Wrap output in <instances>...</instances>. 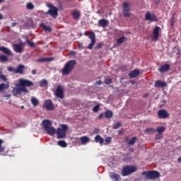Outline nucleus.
<instances>
[{
    "instance_id": "f257e3e1",
    "label": "nucleus",
    "mask_w": 181,
    "mask_h": 181,
    "mask_svg": "<svg viewBox=\"0 0 181 181\" xmlns=\"http://www.w3.org/2000/svg\"><path fill=\"white\" fill-rule=\"evenodd\" d=\"M77 64V61L75 59H71L68 61L62 69V76H69L71 73L72 70H74V67Z\"/></svg>"
},
{
    "instance_id": "f03ea898",
    "label": "nucleus",
    "mask_w": 181,
    "mask_h": 181,
    "mask_svg": "<svg viewBox=\"0 0 181 181\" xmlns=\"http://www.w3.org/2000/svg\"><path fill=\"white\" fill-rule=\"evenodd\" d=\"M47 7L49 9L47 12H42V15H50V16L56 18L59 16V9L52 4H48Z\"/></svg>"
},
{
    "instance_id": "7ed1b4c3",
    "label": "nucleus",
    "mask_w": 181,
    "mask_h": 181,
    "mask_svg": "<svg viewBox=\"0 0 181 181\" xmlns=\"http://www.w3.org/2000/svg\"><path fill=\"white\" fill-rule=\"evenodd\" d=\"M67 129H69V127L66 124H62L61 128H57L56 131L57 139H62L63 138H65Z\"/></svg>"
},
{
    "instance_id": "20e7f679",
    "label": "nucleus",
    "mask_w": 181,
    "mask_h": 181,
    "mask_svg": "<svg viewBox=\"0 0 181 181\" xmlns=\"http://www.w3.org/2000/svg\"><path fill=\"white\" fill-rule=\"evenodd\" d=\"M144 176H146V179H148L149 180H152L153 179H158L159 176H160V173L158 171H144L143 173Z\"/></svg>"
},
{
    "instance_id": "39448f33",
    "label": "nucleus",
    "mask_w": 181,
    "mask_h": 181,
    "mask_svg": "<svg viewBox=\"0 0 181 181\" xmlns=\"http://www.w3.org/2000/svg\"><path fill=\"white\" fill-rule=\"evenodd\" d=\"M136 172V168L132 165H125L122 170V175L128 176Z\"/></svg>"
},
{
    "instance_id": "423d86ee",
    "label": "nucleus",
    "mask_w": 181,
    "mask_h": 181,
    "mask_svg": "<svg viewBox=\"0 0 181 181\" xmlns=\"http://www.w3.org/2000/svg\"><path fill=\"white\" fill-rule=\"evenodd\" d=\"M13 95L16 96L19 95V94H21V93H25V94H28L29 93V90L26 88H22V86H19V85H17L16 88H13L12 90Z\"/></svg>"
},
{
    "instance_id": "0eeeda50",
    "label": "nucleus",
    "mask_w": 181,
    "mask_h": 181,
    "mask_svg": "<svg viewBox=\"0 0 181 181\" xmlns=\"http://www.w3.org/2000/svg\"><path fill=\"white\" fill-rule=\"evenodd\" d=\"M123 15L124 18H129L131 16V7L127 1L122 4Z\"/></svg>"
},
{
    "instance_id": "6e6552de",
    "label": "nucleus",
    "mask_w": 181,
    "mask_h": 181,
    "mask_svg": "<svg viewBox=\"0 0 181 181\" xmlns=\"http://www.w3.org/2000/svg\"><path fill=\"white\" fill-rule=\"evenodd\" d=\"M18 86L19 87H21V88H26V87H32V86H33V82L25 78H20L18 81Z\"/></svg>"
},
{
    "instance_id": "1a4fd4ad",
    "label": "nucleus",
    "mask_w": 181,
    "mask_h": 181,
    "mask_svg": "<svg viewBox=\"0 0 181 181\" xmlns=\"http://www.w3.org/2000/svg\"><path fill=\"white\" fill-rule=\"evenodd\" d=\"M55 97H57V98H60L61 100H63V98H64V90L63 89V86H58L57 87L55 91Z\"/></svg>"
},
{
    "instance_id": "9d476101",
    "label": "nucleus",
    "mask_w": 181,
    "mask_h": 181,
    "mask_svg": "<svg viewBox=\"0 0 181 181\" xmlns=\"http://www.w3.org/2000/svg\"><path fill=\"white\" fill-rule=\"evenodd\" d=\"M146 21H149V22H158V17L155 13H151V11H147L145 15Z\"/></svg>"
},
{
    "instance_id": "9b49d317",
    "label": "nucleus",
    "mask_w": 181,
    "mask_h": 181,
    "mask_svg": "<svg viewBox=\"0 0 181 181\" xmlns=\"http://www.w3.org/2000/svg\"><path fill=\"white\" fill-rule=\"evenodd\" d=\"M88 37L90 39L91 42L88 45V49H89V50H93V47H94V45H95V33L91 32Z\"/></svg>"
},
{
    "instance_id": "f8f14e48",
    "label": "nucleus",
    "mask_w": 181,
    "mask_h": 181,
    "mask_svg": "<svg viewBox=\"0 0 181 181\" xmlns=\"http://www.w3.org/2000/svg\"><path fill=\"white\" fill-rule=\"evenodd\" d=\"M43 107L47 111H53V110H54V105L53 104V102H52L50 100H46L44 103Z\"/></svg>"
},
{
    "instance_id": "ddd939ff",
    "label": "nucleus",
    "mask_w": 181,
    "mask_h": 181,
    "mask_svg": "<svg viewBox=\"0 0 181 181\" xmlns=\"http://www.w3.org/2000/svg\"><path fill=\"white\" fill-rule=\"evenodd\" d=\"M158 117L160 119H166V118H169V112L166 110H160L158 112Z\"/></svg>"
},
{
    "instance_id": "4468645a",
    "label": "nucleus",
    "mask_w": 181,
    "mask_h": 181,
    "mask_svg": "<svg viewBox=\"0 0 181 181\" xmlns=\"http://www.w3.org/2000/svg\"><path fill=\"white\" fill-rule=\"evenodd\" d=\"M160 31V27L159 26H156L153 29V35L151 37L152 40L153 42H156L158 39L159 38V32Z\"/></svg>"
},
{
    "instance_id": "2eb2a0df",
    "label": "nucleus",
    "mask_w": 181,
    "mask_h": 181,
    "mask_svg": "<svg viewBox=\"0 0 181 181\" xmlns=\"http://www.w3.org/2000/svg\"><path fill=\"white\" fill-rule=\"evenodd\" d=\"M169 70H170V64H164L163 65L160 66L158 69V71L161 73V74H163V73H168Z\"/></svg>"
},
{
    "instance_id": "dca6fc26",
    "label": "nucleus",
    "mask_w": 181,
    "mask_h": 181,
    "mask_svg": "<svg viewBox=\"0 0 181 181\" xmlns=\"http://www.w3.org/2000/svg\"><path fill=\"white\" fill-rule=\"evenodd\" d=\"M154 87H156V88H163V87H166V82L161 80H157L155 82Z\"/></svg>"
},
{
    "instance_id": "f3484780",
    "label": "nucleus",
    "mask_w": 181,
    "mask_h": 181,
    "mask_svg": "<svg viewBox=\"0 0 181 181\" xmlns=\"http://www.w3.org/2000/svg\"><path fill=\"white\" fill-rule=\"evenodd\" d=\"M13 49L16 53H22V52H23V47L22 46V44L13 45Z\"/></svg>"
},
{
    "instance_id": "a211bd4d",
    "label": "nucleus",
    "mask_w": 181,
    "mask_h": 181,
    "mask_svg": "<svg viewBox=\"0 0 181 181\" xmlns=\"http://www.w3.org/2000/svg\"><path fill=\"white\" fill-rule=\"evenodd\" d=\"M24 69H25V65L18 64L17 68L14 71V74H23Z\"/></svg>"
},
{
    "instance_id": "6ab92c4d",
    "label": "nucleus",
    "mask_w": 181,
    "mask_h": 181,
    "mask_svg": "<svg viewBox=\"0 0 181 181\" xmlns=\"http://www.w3.org/2000/svg\"><path fill=\"white\" fill-rule=\"evenodd\" d=\"M108 23H110V21L108 20H105L104 18L100 19L98 21V26L100 28H107L108 26Z\"/></svg>"
},
{
    "instance_id": "aec40b11",
    "label": "nucleus",
    "mask_w": 181,
    "mask_h": 181,
    "mask_svg": "<svg viewBox=\"0 0 181 181\" xmlns=\"http://www.w3.org/2000/svg\"><path fill=\"white\" fill-rule=\"evenodd\" d=\"M42 124L45 131L52 127V122H50L49 119H44Z\"/></svg>"
},
{
    "instance_id": "412c9836",
    "label": "nucleus",
    "mask_w": 181,
    "mask_h": 181,
    "mask_svg": "<svg viewBox=\"0 0 181 181\" xmlns=\"http://www.w3.org/2000/svg\"><path fill=\"white\" fill-rule=\"evenodd\" d=\"M0 52H2L6 56H12V52L6 47H0Z\"/></svg>"
},
{
    "instance_id": "4be33fe9",
    "label": "nucleus",
    "mask_w": 181,
    "mask_h": 181,
    "mask_svg": "<svg viewBox=\"0 0 181 181\" xmlns=\"http://www.w3.org/2000/svg\"><path fill=\"white\" fill-rule=\"evenodd\" d=\"M71 16L74 21H78V19H80V16H81V14L78 11H74L71 12Z\"/></svg>"
},
{
    "instance_id": "5701e85b",
    "label": "nucleus",
    "mask_w": 181,
    "mask_h": 181,
    "mask_svg": "<svg viewBox=\"0 0 181 181\" xmlns=\"http://www.w3.org/2000/svg\"><path fill=\"white\" fill-rule=\"evenodd\" d=\"M139 69H134L129 74L130 78H135V77L139 76Z\"/></svg>"
},
{
    "instance_id": "b1692460",
    "label": "nucleus",
    "mask_w": 181,
    "mask_h": 181,
    "mask_svg": "<svg viewBox=\"0 0 181 181\" xmlns=\"http://www.w3.org/2000/svg\"><path fill=\"white\" fill-rule=\"evenodd\" d=\"M54 60V58L53 57H49V58H46V57H42L37 59V63H45L46 62H53Z\"/></svg>"
},
{
    "instance_id": "393cba45",
    "label": "nucleus",
    "mask_w": 181,
    "mask_h": 181,
    "mask_svg": "<svg viewBox=\"0 0 181 181\" xmlns=\"http://www.w3.org/2000/svg\"><path fill=\"white\" fill-rule=\"evenodd\" d=\"M110 177L113 181H119V179H121V177L119 176V175H118L115 173H110Z\"/></svg>"
},
{
    "instance_id": "a878e982",
    "label": "nucleus",
    "mask_w": 181,
    "mask_h": 181,
    "mask_svg": "<svg viewBox=\"0 0 181 181\" xmlns=\"http://www.w3.org/2000/svg\"><path fill=\"white\" fill-rule=\"evenodd\" d=\"M45 131L48 135H51L52 136L56 134V129H54L53 127H48V129H47Z\"/></svg>"
},
{
    "instance_id": "bb28decb",
    "label": "nucleus",
    "mask_w": 181,
    "mask_h": 181,
    "mask_svg": "<svg viewBox=\"0 0 181 181\" xmlns=\"http://www.w3.org/2000/svg\"><path fill=\"white\" fill-rule=\"evenodd\" d=\"M9 88V83H0V93H3L5 90H8Z\"/></svg>"
},
{
    "instance_id": "cd10ccee",
    "label": "nucleus",
    "mask_w": 181,
    "mask_h": 181,
    "mask_svg": "<svg viewBox=\"0 0 181 181\" xmlns=\"http://www.w3.org/2000/svg\"><path fill=\"white\" fill-rule=\"evenodd\" d=\"M144 132L147 135H153V134H155V132H156V130H155V129H153V127H150V128L146 129L144 130Z\"/></svg>"
},
{
    "instance_id": "c85d7f7f",
    "label": "nucleus",
    "mask_w": 181,
    "mask_h": 181,
    "mask_svg": "<svg viewBox=\"0 0 181 181\" xmlns=\"http://www.w3.org/2000/svg\"><path fill=\"white\" fill-rule=\"evenodd\" d=\"M80 141L82 145H85V144H88V142H90V138H88L87 136H83L80 138Z\"/></svg>"
},
{
    "instance_id": "c756f323",
    "label": "nucleus",
    "mask_w": 181,
    "mask_h": 181,
    "mask_svg": "<svg viewBox=\"0 0 181 181\" xmlns=\"http://www.w3.org/2000/svg\"><path fill=\"white\" fill-rule=\"evenodd\" d=\"M95 141L96 144H100L101 145L104 144V139H103V137H101V136L100 135H97L96 136H95Z\"/></svg>"
},
{
    "instance_id": "7c9ffc66",
    "label": "nucleus",
    "mask_w": 181,
    "mask_h": 181,
    "mask_svg": "<svg viewBox=\"0 0 181 181\" xmlns=\"http://www.w3.org/2000/svg\"><path fill=\"white\" fill-rule=\"evenodd\" d=\"M40 28H42L45 32H52V28L49 25H46L44 23L40 24Z\"/></svg>"
},
{
    "instance_id": "2f4dec72",
    "label": "nucleus",
    "mask_w": 181,
    "mask_h": 181,
    "mask_svg": "<svg viewBox=\"0 0 181 181\" xmlns=\"http://www.w3.org/2000/svg\"><path fill=\"white\" fill-rule=\"evenodd\" d=\"M112 115H114V113H112V111L111 110H106L105 112V118H112Z\"/></svg>"
},
{
    "instance_id": "473e14b6",
    "label": "nucleus",
    "mask_w": 181,
    "mask_h": 181,
    "mask_svg": "<svg viewBox=\"0 0 181 181\" xmlns=\"http://www.w3.org/2000/svg\"><path fill=\"white\" fill-rule=\"evenodd\" d=\"M157 132H158V134H163V132H165V131H166V127L161 126V127H158L156 129Z\"/></svg>"
},
{
    "instance_id": "72a5a7b5",
    "label": "nucleus",
    "mask_w": 181,
    "mask_h": 181,
    "mask_svg": "<svg viewBox=\"0 0 181 181\" xmlns=\"http://www.w3.org/2000/svg\"><path fill=\"white\" fill-rule=\"evenodd\" d=\"M59 146H61V148H66L67 146V143L63 140H60L58 141Z\"/></svg>"
},
{
    "instance_id": "f704fd0d",
    "label": "nucleus",
    "mask_w": 181,
    "mask_h": 181,
    "mask_svg": "<svg viewBox=\"0 0 181 181\" xmlns=\"http://www.w3.org/2000/svg\"><path fill=\"white\" fill-rule=\"evenodd\" d=\"M26 8L28 11H33V9L35 8V6L33 5V4L30 2L26 4Z\"/></svg>"
},
{
    "instance_id": "c9c22d12",
    "label": "nucleus",
    "mask_w": 181,
    "mask_h": 181,
    "mask_svg": "<svg viewBox=\"0 0 181 181\" xmlns=\"http://www.w3.org/2000/svg\"><path fill=\"white\" fill-rule=\"evenodd\" d=\"M0 80L1 81H7L8 78H6V76L4 75V72L0 71Z\"/></svg>"
},
{
    "instance_id": "e433bc0d",
    "label": "nucleus",
    "mask_w": 181,
    "mask_h": 181,
    "mask_svg": "<svg viewBox=\"0 0 181 181\" xmlns=\"http://www.w3.org/2000/svg\"><path fill=\"white\" fill-rule=\"evenodd\" d=\"M127 40V37L125 36L121 37L117 40V45H121L122 43H124Z\"/></svg>"
},
{
    "instance_id": "4c0bfd02",
    "label": "nucleus",
    "mask_w": 181,
    "mask_h": 181,
    "mask_svg": "<svg viewBox=\"0 0 181 181\" xmlns=\"http://www.w3.org/2000/svg\"><path fill=\"white\" fill-rule=\"evenodd\" d=\"M31 103H32L33 105L36 107V105H37L39 104V100H37V99H36L35 98L33 97V98H31Z\"/></svg>"
},
{
    "instance_id": "58836bf2",
    "label": "nucleus",
    "mask_w": 181,
    "mask_h": 181,
    "mask_svg": "<svg viewBox=\"0 0 181 181\" xmlns=\"http://www.w3.org/2000/svg\"><path fill=\"white\" fill-rule=\"evenodd\" d=\"M0 62H1L2 63H6V62H8V57H6V55L0 56Z\"/></svg>"
},
{
    "instance_id": "ea45409f",
    "label": "nucleus",
    "mask_w": 181,
    "mask_h": 181,
    "mask_svg": "<svg viewBox=\"0 0 181 181\" xmlns=\"http://www.w3.org/2000/svg\"><path fill=\"white\" fill-rule=\"evenodd\" d=\"M40 87H47V81L46 79H43L40 83Z\"/></svg>"
},
{
    "instance_id": "a19ab883",
    "label": "nucleus",
    "mask_w": 181,
    "mask_h": 181,
    "mask_svg": "<svg viewBox=\"0 0 181 181\" xmlns=\"http://www.w3.org/2000/svg\"><path fill=\"white\" fill-rule=\"evenodd\" d=\"M136 139L138 138L136 137H132L130 141H129L128 144L129 145H135V142H136Z\"/></svg>"
},
{
    "instance_id": "79ce46f5",
    "label": "nucleus",
    "mask_w": 181,
    "mask_h": 181,
    "mask_svg": "<svg viewBox=\"0 0 181 181\" xmlns=\"http://www.w3.org/2000/svg\"><path fill=\"white\" fill-rule=\"evenodd\" d=\"M105 84H107V86H110V84H112V79L111 78H105Z\"/></svg>"
},
{
    "instance_id": "37998d69",
    "label": "nucleus",
    "mask_w": 181,
    "mask_h": 181,
    "mask_svg": "<svg viewBox=\"0 0 181 181\" xmlns=\"http://www.w3.org/2000/svg\"><path fill=\"white\" fill-rule=\"evenodd\" d=\"M26 43L30 46V47H35V42L29 40V39H26Z\"/></svg>"
},
{
    "instance_id": "c03bdc74",
    "label": "nucleus",
    "mask_w": 181,
    "mask_h": 181,
    "mask_svg": "<svg viewBox=\"0 0 181 181\" xmlns=\"http://www.w3.org/2000/svg\"><path fill=\"white\" fill-rule=\"evenodd\" d=\"M2 144H4V141L0 139V153L5 152V147L2 146Z\"/></svg>"
},
{
    "instance_id": "a18cd8bd",
    "label": "nucleus",
    "mask_w": 181,
    "mask_h": 181,
    "mask_svg": "<svg viewBox=\"0 0 181 181\" xmlns=\"http://www.w3.org/2000/svg\"><path fill=\"white\" fill-rule=\"evenodd\" d=\"M98 110H100V105H96L93 107V112H98Z\"/></svg>"
},
{
    "instance_id": "49530a36",
    "label": "nucleus",
    "mask_w": 181,
    "mask_h": 181,
    "mask_svg": "<svg viewBox=\"0 0 181 181\" xmlns=\"http://www.w3.org/2000/svg\"><path fill=\"white\" fill-rule=\"evenodd\" d=\"M112 139V138L110 137V136H107L105 141L107 142L105 144V145H108V144H111V140Z\"/></svg>"
},
{
    "instance_id": "de8ad7c7",
    "label": "nucleus",
    "mask_w": 181,
    "mask_h": 181,
    "mask_svg": "<svg viewBox=\"0 0 181 181\" xmlns=\"http://www.w3.org/2000/svg\"><path fill=\"white\" fill-rule=\"evenodd\" d=\"M103 47L102 42H99L98 45H95V50H98V49H101Z\"/></svg>"
},
{
    "instance_id": "09e8293b",
    "label": "nucleus",
    "mask_w": 181,
    "mask_h": 181,
    "mask_svg": "<svg viewBox=\"0 0 181 181\" xmlns=\"http://www.w3.org/2000/svg\"><path fill=\"white\" fill-rule=\"evenodd\" d=\"M119 127H121V123L117 122V123H116V124L113 126V129H118V128H119Z\"/></svg>"
},
{
    "instance_id": "8fccbe9b",
    "label": "nucleus",
    "mask_w": 181,
    "mask_h": 181,
    "mask_svg": "<svg viewBox=\"0 0 181 181\" xmlns=\"http://www.w3.org/2000/svg\"><path fill=\"white\" fill-rule=\"evenodd\" d=\"M8 71H13L15 74V68L12 67V66H8L7 69Z\"/></svg>"
},
{
    "instance_id": "3c124183",
    "label": "nucleus",
    "mask_w": 181,
    "mask_h": 181,
    "mask_svg": "<svg viewBox=\"0 0 181 181\" xmlns=\"http://www.w3.org/2000/svg\"><path fill=\"white\" fill-rule=\"evenodd\" d=\"M42 12H45V11H42L40 12L41 17L43 18L44 19H45V18H47V16H48L49 14H42Z\"/></svg>"
},
{
    "instance_id": "603ef678",
    "label": "nucleus",
    "mask_w": 181,
    "mask_h": 181,
    "mask_svg": "<svg viewBox=\"0 0 181 181\" xmlns=\"http://www.w3.org/2000/svg\"><path fill=\"white\" fill-rule=\"evenodd\" d=\"M105 117V113H100L98 116L99 119H103V118Z\"/></svg>"
},
{
    "instance_id": "864d4df0",
    "label": "nucleus",
    "mask_w": 181,
    "mask_h": 181,
    "mask_svg": "<svg viewBox=\"0 0 181 181\" xmlns=\"http://www.w3.org/2000/svg\"><path fill=\"white\" fill-rule=\"evenodd\" d=\"M160 138H162V134L158 133L156 135V139H160Z\"/></svg>"
},
{
    "instance_id": "5fc2aeb1",
    "label": "nucleus",
    "mask_w": 181,
    "mask_h": 181,
    "mask_svg": "<svg viewBox=\"0 0 181 181\" xmlns=\"http://www.w3.org/2000/svg\"><path fill=\"white\" fill-rule=\"evenodd\" d=\"M101 84H103L101 81H98L95 82V86H101Z\"/></svg>"
},
{
    "instance_id": "6e6d98bb",
    "label": "nucleus",
    "mask_w": 181,
    "mask_h": 181,
    "mask_svg": "<svg viewBox=\"0 0 181 181\" xmlns=\"http://www.w3.org/2000/svg\"><path fill=\"white\" fill-rule=\"evenodd\" d=\"M69 54H70L71 56H76V52L75 51H71L70 53H69Z\"/></svg>"
},
{
    "instance_id": "4d7b16f0",
    "label": "nucleus",
    "mask_w": 181,
    "mask_h": 181,
    "mask_svg": "<svg viewBox=\"0 0 181 181\" xmlns=\"http://www.w3.org/2000/svg\"><path fill=\"white\" fill-rule=\"evenodd\" d=\"M16 25H18L17 23H11L12 28H15V26H16Z\"/></svg>"
},
{
    "instance_id": "13d9d810",
    "label": "nucleus",
    "mask_w": 181,
    "mask_h": 181,
    "mask_svg": "<svg viewBox=\"0 0 181 181\" xmlns=\"http://www.w3.org/2000/svg\"><path fill=\"white\" fill-rule=\"evenodd\" d=\"M37 73V71L35 69L32 70V74L35 75Z\"/></svg>"
},
{
    "instance_id": "bf43d9fd",
    "label": "nucleus",
    "mask_w": 181,
    "mask_h": 181,
    "mask_svg": "<svg viewBox=\"0 0 181 181\" xmlns=\"http://www.w3.org/2000/svg\"><path fill=\"white\" fill-rule=\"evenodd\" d=\"M124 142H129V139L128 137H126L124 139Z\"/></svg>"
},
{
    "instance_id": "052dcab7",
    "label": "nucleus",
    "mask_w": 181,
    "mask_h": 181,
    "mask_svg": "<svg viewBox=\"0 0 181 181\" xmlns=\"http://www.w3.org/2000/svg\"><path fill=\"white\" fill-rule=\"evenodd\" d=\"M1 19H4V16H2L1 13H0V21H1Z\"/></svg>"
},
{
    "instance_id": "680f3d73",
    "label": "nucleus",
    "mask_w": 181,
    "mask_h": 181,
    "mask_svg": "<svg viewBox=\"0 0 181 181\" xmlns=\"http://www.w3.org/2000/svg\"><path fill=\"white\" fill-rule=\"evenodd\" d=\"M177 162L181 163V157H180V158H177Z\"/></svg>"
},
{
    "instance_id": "e2e57ef3",
    "label": "nucleus",
    "mask_w": 181,
    "mask_h": 181,
    "mask_svg": "<svg viewBox=\"0 0 181 181\" xmlns=\"http://www.w3.org/2000/svg\"><path fill=\"white\" fill-rule=\"evenodd\" d=\"M170 23H171L172 26H173V20H171Z\"/></svg>"
},
{
    "instance_id": "0e129e2a",
    "label": "nucleus",
    "mask_w": 181,
    "mask_h": 181,
    "mask_svg": "<svg viewBox=\"0 0 181 181\" xmlns=\"http://www.w3.org/2000/svg\"><path fill=\"white\" fill-rule=\"evenodd\" d=\"M4 0H0V4H2V2H4Z\"/></svg>"
},
{
    "instance_id": "69168bd1",
    "label": "nucleus",
    "mask_w": 181,
    "mask_h": 181,
    "mask_svg": "<svg viewBox=\"0 0 181 181\" xmlns=\"http://www.w3.org/2000/svg\"><path fill=\"white\" fill-rule=\"evenodd\" d=\"M86 36H87V32L85 33Z\"/></svg>"
},
{
    "instance_id": "338daca9",
    "label": "nucleus",
    "mask_w": 181,
    "mask_h": 181,
    "mask_svg": "<svg viewBox=\"0 0 181 181\" xmlns=\"http://www.w3.org/2000/svg\"><path fill=\"white\" fill-rule=\"evenodd\" d=\"M67 1H72V0H67Z\"/></svg>"
},
{
    "instance_id": "774afa93",
    "label": "nucleus",
    "mask_w": 181,
    "mask_h": 181,
    "mask_svg": "<svg viewBox=\"0 0 181 181\" xmlns=\"http://www.w3.org/2000/svg\"><path fill=\"white\" fill-rule=\"evenodd\" d=\"M22 108H23V106H22Z\"/></svg>"
}]
</instances>
